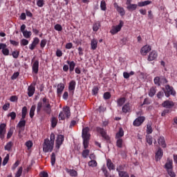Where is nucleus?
I'll use <instances>...</instances> for the list:
<instances>
[{
  "label": "nucleus",
  "instance_id": "nucleus-1",
  "mask_svg": "<svg viewBox=\"0 0 177 177\" xmlns=\"http://www.w3.org/2000/svg\"><path fill=\"white\" fill-rule=\"evenodd\" d=\"M42 102H39L37 103V106L36 109L37 113L38 114V115H41V111L43 109V111H44L46 114L50 115V114L52 113V106L50 105V103H49V100H48L46 97H44L42 99Z\"/></svg>",
  "mask_w": 177,
  "mask_h": 177
},
{
  "label": "nucleus",
  "instance_id": "nucleus-2",
  "mask_svg": "<svg viewBox=\"0 0 177 177\" xmlns=\"http://www.w3.org/2000/svg\"><path fill=\"white\" fill-rule=\"evenodd\" d=\"M53 146H54V144L49 142L48 138L45 139L43 144V151L44 153L52 152V151L53 150Z\"/></svg>",
  "mask_w": 177,
  "mask_h": 177
},
{
  "label": "nucleus",
  "instance_id": "nucleus-3",
  "mask_svg": "<svg viewBox=\"0 0 177 177\" xmlns=\"http://www.w3.org/2000/svg\"><path fill=\"white\" fill-rule=\"evenodd\" d=\"M71 115V112H70V107L66 106L63 108V111H61L59 114V120H65L66 118H70Z\"/></svg>",
  "mask_w": 177,
  "mask_h": 177
},
{
  "label": "nucleus",
  "instance_id": "nucleus-4",
  "mask_svg": "<svg viewBox=\"0 0 177 177\" xmlns=\"http://www.w3.org/2000/svg\"><path fill=\"white\" fill-rule=\"evenodd\" d=\"M164 92L166 97H169L171 95H172V96H175V95H176V92L174 90V87L169 86V84L165 86Z\"/></svg>",
  "mask_w": 177,
  "mask_h": 177
},
{
  "label": "nucleus",
  "instance_id": "nucleus-5",
  "mask_svg": "<svg viewBox=\"0 0 177 177\" xmlns=\"http://www.w3.org/2000/svg\"><path fill=\"white\" fill-rule=\"evenodd\" d=\"M96 131L98 132V133H100L102 138H103L104 140H106V142H110V137L107 135V133H106V130H104V129L97 127H96Z\"/></svg>",
  "mask_w": 177,
  "mask_h": 177
},
{
  "label": "nucleus",
  "instance_id": "nucleus-6",
  "mask_svg": "<svg viewBox=\"0 0 177 177\" xmlns=\"http://www.w3.org/2000/svg\"><path fill=\"white\" fill-rule=\"evenodd\" d=\"M123 26H124V21L122 20H120V24L116 26H113L110 32L112 33L113 35L117 34V32H119V31H121V28H122Z\"/></svg>",
  "mask_w": 177,
  "mask_h": 177
},
{
  "label": "nucleus",
  "instance_id": "nucleus-7",
  "mask_svg": "<svg viewBox=\"0 0 177 177\" xmlns=\"http://www.w3.org/2000/svg\"><path fill=\"white\" fill-rule=\"evenodd\" d=\"M127 9L129 12H133L136 9H138V4H133L132 3V0H127L126 2Z\"/></svg>",
  "mask_w": 177,
  "mask_h": 177
},
{
  "label": "nucleus",
  "instance_id": "nucleus-8",
  "mask_svg": "<svg viewBox=\"0 0 177 177\" xmlns=\"http://www.w3.org/2000/svg\"><path fill=\"white\" fill-rule=\"evenodd\" d=\"M146 118L144 116H140L137 118L133 122V127H140L143 122H145Z\"/></svg>",
  "mask_w": 177,
  "mask_h": 177
},
{
  "label": "nucleus",
  "instance_id": "nucleus-9",
  "mask_svg": "<svg viewBox=\"0 0 177 177\" xmlns=\"http://www.w3.org/2000/svg\"><path fill=\"white\" fill-rule=\"evenodd\" d=\"M157 57H158V53H157V51L152 50L149 53L147 60L148 62H153L154 60H157Z\"/></svg>",
  "mask_w": 177,
  "mask_h": 177
},
{
  "label": "nucleus",
  "instance_id": "nucleus-10",
  "mask_svg": "<svg viewBox=\"0 0 177 177\" xmlns=\"http://www.w3.org/2000/svg\"><path fill=\"white\" fill-rule=\"evenodd\" d=\"M63 142H64V136L58 135L56 139V148L60 149V147L63 145Z\"/></svg>",
  "mask_w": 177,
  "mask_h": 177
},
{
  "label": "nucleus",
  "instance_id": "nucleus-11",
  "mask_svg": "<svg viewBox=\"0 0 177 177\" xmlns=\"http://www.w3.org/2000/svg\"><path fill=\"white\" fill-rule=\"evenodd\" d=\"M5 133H6V124L1 123L0 124V139H5Z\"/></svg>",
  "mask_w": 177,
  "mask_h": 177
},
{
  "label": "nucleus",
  "instance_id": "nucleus-12",
  "mask_svg": "<svg viewBox=\"0 0 177 177\" xmlns=\"http://www.w3.org/2000/svg\"><path fill=\"white\" fill-rule=\"evenodd\" d=\"M150 50H151V46L145 45L141 48L140 53L142 55V56H146V55H147Z\"/></svg>",
  "mask_w": 177,
  "mask_h": 177
},
{
  "label": "nucleus",
  "instance_id": "nucleus-13",
  "mask_svg": "<svg viewBox=\"0 0 177 177\" xmlns=\"http://www.w3.org/2000/svg\"><path fill=\"white\" fill-rule=\"evenodd\" d=\"M162 106L165 109H172L175 106V104L172 101L167 100L162 102Z\"/></svg>",
  "mask_w": 177,
  "mask_h": 177
},
{
  "label": "nucleus",
  "instance_id": "nucleus-14",
  "mask_svg": "<svg viewBox=\"0 0 177 177\" xmlns=\"http://www.w3.org/2000/svg\"><path fill=\"white\" fill-rule=\"evenodd\" d=\"M162 156H163L162 149L160 147H159L158 149V151L156 153V156H155L156 160L160 161V160H161V158H162Z\"/></svg>",
  "mask_w": 177,
  "mask_h": 177
},
{
  "label": "nucleus",
  "instance_id": "nucleus-15",
  "mask_svg": "<svg viewBox=\"0 0 177 177\" xmlns=\"http://www.w3.org/2000/svg\"><path fill=\"white\" fill-rule=\"evenodd\" d=\"M82 138H90L91 134H89V128L85 127L82 129Z\"/></svg>",
  "mask_w": 177,
  "mask_h": 177
},
{
  "label": "nucleus",
  "instance_id": "nucleus-16",
  "mask_svg": "<svg viewBox=\"0 0 177 177\" xmlns=\"http://www.w3.org/2000/svg\"><path fill=\"white\" fill-rule=\"evenodd\" d=\"M34 93H35V86L31 84L28 88V96H29V97H31L34 95Z\"/></svg>",
  "mask_w": 177,
  "mask_h": 177
},
{
  "label": "nucleus",
  "instance_id": "nucleus-17",
  "mask_svg": "<svg viewBox=\"0 0 177 177\" xmlns=\"http://www.w3.org/2000/svg\"><path fill=\"white\" fill-rule=\"evenodd\" d=\"M65 170H66V172H67V174L70 175V176H72V177L78 176V172H77V171H75V169L66 168Z\"/></svg>",
  "mask_w": 177,
  "mask_h": 177
},
{
  "label": "nucleus",
  "instance_id": "nucleus-18",
  "mask_svg": "<svg viewBox=\"0 0 177 177\" xmlns=\"http://www.w3.org/2000/svg\"><path fill=\"white\" fill-rule=\"evenodd\" d=\"M75 85H77V83L75 82V80H72L69 83L68 91H72V95H74V91H75Z\"/></svg>",
  "mask_w": 177,
  "mask_h": 177
},
{
  "label": "nucleus",
  "instance_id": "nucleus-19",
  "mask_svg": "<svg viewBox=\"0 0 177 177\" xmlns=\"http://www.w3.org/2000/svg\"><path fill=\"white\" fill-rule=\"evenodd\" d=\"M39 68V61L36 60L32 65V71L35 74H38V71Z\"/></svg>",
  "mask_w": 177,
  "mask_h": 177
},
{
  "label": "nucleus",
  "instance_id": "nucleus-20",
  "mask_svg": "<svg viewBox=\"0 0 177 177\" xmlns=\"http://www.w3.org/2000/svg\"><path fill=\"white\" fill-rule=\"evenodd\" d=\"M63 91H64V84L60 83L57 85V93L58 96H60L62 93H63Z\"/></svg>",
  "mask_w": 177,
  "mask_h": 177
},
{
  "label": "nucleus",
  "instance_id": "nucleus-21",
  "mask_svg": "<svg viewBox=\"0 0 177 177\" xmlns=\"http://www.w3.org/2000/svg\"><path fill=\"white\" fill-rule=\"evenodd\" d=\"M106 167L108 168V169H109V171H114V169H115V167L114 166V163H113V162H111V159H107L106 160Z\"/></svg>",
  "mask_w": 177,
  "mask_h": 177
},
{
  "label": "nucleus",
  "instance_id": "nucleus-22",
  "mask_svg": "<svg viewBox=\"0 0 177 177\" xmlns=\"http://www.w3.org/2000/svg\"><path fill=\"white\" fill-rule=\"evenodd\" d=\"M67 64L69 66V71L71 73H73L74 71V68H75V62L74 61H66Z\"/></svg>",
  "mask_w": 177,
  "mask_h": 177
},
{
  "label": "nucleus",
  "instance_id": "nucleus-23",
  "mask_svg": "<svg viewBox=\"0 0 177 177\" xmlns=\"http://www.w3.org/2000/svg\"><path fill=\"white\" fill-rule=\"evenodd\" d=\"M122 110L123 113H125V114H127V113H129V111H131V104L129 103L125 104L122 106Z\"/></svg>",
  "mask_w": 177,
  "mask_h": 177
},
{
  "label": "nucleus",
  "instance_id": "nucleus-24",
  "mask_svg": "<svg viewBox=\"0 0 177 177\" xmlns=\"http://www.w3.org/2000/svg\"><path fill=\"white\" fill-rule=\"evenodd\" d=\"M165 168L167 171L172 169V160L168 159L167 162L165 165Z\"/></svg>",
  "mask_w": 177,
  "mask_h": 177
},
{
  "label": "nucleus",
  "instance_id": "nucleus-25",
  "mask_svg": "<svg viewBox=\"0 0 177 177\" xmlns=\"http://www.w3.org/2000/svg\"><path fill=\"white\" fill-rule=\"evenodd\" d=\"M158 143L160 145V146H162V147H167V144H165V139L164 137H160L158 140Z\"/></svg>",
  "mask_w": 177,
  "mask_h": 177
},
{
  "label": "nucleus",
  "instance_id": "nucleus-26",
  "mask_svg": "<svg viewBox=\"0 0 177 177\" xmlns=\"http://www.w3.org/2000/svg\"><path fill=\"white\" fill-rule=\"evenodd\" d=\"M24 127H26V120H24V119H21V120L17 124V127L19 128V129H21L22 128H24ZM23 131H24V129H23Z\"/></svg>",
  "mask_w": 177,
  "mask_h": 177
},
{
  "label": "nucleus",
  "instance_id": "nucleus-27",
  "mask_svg": "<svg viewBox=\"0 0 177 177\" xmlns=\"http://www.w3.org/2000/svg\"><path fill=\"white\" fill-rule=\"evenodd\" d=\"M91 48L93 50H95L97 48V40L93 39L91 41Z\"/></svg>",
  "mask_w": 177,
  "mask_h": 177
},
{
  "label": "nucleus",
  "instance_id": "nucleus-28",
  "mask_svg": "<svg viewBox=\"0 0 177 177\" xmlns=\"http://www.w3.org/2000/svg\"><path fill=\"white\" fill-rule=\"evenodd\" d=\"M150 3H151V1H140L138 3V6L140 8H142L143 6H147V5H150Z\"/></svg>",
  "mask_w": 177,
  "mask_h": 177
},
{
  "label": "nucleus",
  "instance_id": "nucleus-29",
  "mask_svg": "<svg viewBox=\"0 0 177 177\" xmlns=\"http://www.w3.org/2000/svg\"><path fill=\"white\" fill-rule=\"evenodd\" d=\"M12 147H13V142L10 141L6 145L4 149L7 151H10V150H12Z\"/></svg>",
  "mask_w": 177,
  "mask_h": 177
},
{
  "label": "nucleus",
  "instance_id": "nucleus-30",
  "mask_svg": "<svg viewBox=\"0 0 177 177\" xmlns=\"http://www.w3.org/2000/svg\"><path fill=\"white\" fill-rule=\"evenodd\" d=\"M36 109H37V106L32 105L31 106L30 110V113H29V115H30V118H34Z\"/></svg>",
  "mask_w": 177,
  "mask_h": 177
},
{
  "label": "nucleus",
  "instance_id": "nucleus-31",
  "mask_svg": "<svg viewBox=\"0 0 177 177\" xmlns=\"http://www.w3.org/2000/svg\"><path fill=\"white\" fill-rule=\"evenodd\" d=\"M153 82H154L155 85H157V86H161V77L156 76L153 79Z\"/></svg>",
  "mask_w": 177,
  "mask_h": 177
},
{
  "label": "nucleus",
  "instance_id": "nucleus-32",
  "mask_svg": "<svg viewBox=\"0 0 177 177\" xmlns=\"http://www.w3.org/2000/svg\"><path fill=\"white\" fill-rule=\"evenodd\" d=\"M100 28V22L97 21L93 24V30L97 31Z\"/></svg>",
  "mask_w": 177,
  "mask_h": 177
},
{
  "label": "nucleus",
  "instance_id": "nucleus-33",
  "mask_svg": "<svg viewBox=\"0 0 177 177\" xmlns=\"http://www.w3.org/2000/svg\"><path fill=\"white\" fill-rule=\"evenodd\" d=\"M117 11L120 13V16H125V10L124 8L117 6Z\"/></svg>",
  "mask_w": 177,
  "mask_h": 177
},
{
  "label": "nucleus",
  "instance_id": "nucleus-34",
  "mask_svg": "<svg viewBox=\"0 0 177 177\" xmlns=\"http://www.w3.org/2000/svg\"><path fill=\"white\" fill-rule=\"evenodd\" d=\"M22 34L24 38H26V39L31 38V35H32V33L31 32V31H28V30H25V32H24Z\"/></svg>",
  "mask_w": 177,
  "mask_h": 177
},
{
  "label": "nucleus",
  "instance_id": "nucleus-35",
  "mask_svg": "<svg viewBox=\"0 0 177 177\" xmlns=\"http://www.w3.org/2000/svg\"><path fill=\"white\" fill-rule=\"evenodd\" d=\"M122 136H124V130L122 128H120L119 131L116 133V138L120 139Z\"/></svg>",
  "mask_w": 177,
  "mask_h": 177
},
{
  "label": "nucleus",
  "instance_id": "nucleus-36",
  "mask_svg": "<svg viewBox=\"0 0 177 177\" xmlns=\"http://www.w3.org/2000/svg\"><path fill=\"white\" fill-rule=\"evenodd\" d=\"M89 139L90 138H83V146L84 149H88L89 146Z\"/></svg>",
  "mask_w": 177,
  "mask_h": 177
},
{
  "label": "nucleus",
  "instance_id": "nucleus-37",
  "mask_svg": "<svg viewBox=\"0 0 177 177\" xmlns=\"http://www.w3.org/2000/svg\"><path fill=\"white\" fill-rule=\"evenodd\" d=\"M57 125V119L55 117H53L51 119V127L52 128H56Z\"/></svg>",
  "mask_w": 177,
  "mask_h": 177
},
{
  "label": "nucleus",
  "instance_id": "nucleus-38",
  "mask_svg": "<svg viewBox=\"0 0 177 177\" xmlns=\"http://www.w3.org/2000/svg\"><path fill=\"white\" fill-rule=\"evenodd\" d=\"M50 160L51 165L53 167V165H55V164L56 163V154L55 153H53L51 154Z\"/></svg>",
  "mask_w": 177,
  "mask_h": 177
},
{
  "label": "nucleus",
  "instance_id": "nucleus-39",
  "mask_svg": "<svg viewBox=\"0 0 177 177\" xmlns=\"http://www.w3.org/2000/svg\"><path fill=\"white\" fill-rule=\"evenodd\" d=\"M127 100L125 99V97H122L118 100V106H119V107H121V106H122V104H124V103H125V101Z\"/></svg>",
  "mask_w": 177,
  "mask_h": 177
},
{
  "label": "nucleus",
  "instance_id": "nucleus-40",
  "mask_svg": "<svg viewBox=\"0 0 177 177\" xmlns=\"http://www.w3.org/2000/svg\"><path fill=\"white\" fill-rule=\"evenodd\" d=\"M102 171L105 177H109L110 176V174L109 173V171H107V167H106V166H103L102 167Z\"/></svg>",
  "mask_w": 177,
  "mask_h": 177
},
{
  "label": "nucleus",
  "instance_id": "nucleus-41",
  "mask_svg": "<svg viewBox=\"0 0 177 177\" xmlns=\"http://www.w3.org/2000/svg\"><path fill=\"white\" fill-rule=\"evenodd\" d=\"M154 95H156V88L154 87H151L149 92V96H150V97H153Z\"/></svg>",
  "mask_w": 177,
  "mask_h": 177
},
{
  "label": "nucleus",
  "instance_id": "nucleus-42",
  "mask_svg": "<svg viewBox=\"0 0 177 177\" xmlns=\"http://www.w3.org/2000/svg\"><path fill=\"white\" fill-rule=\"evenodd\" d=\"M26 115H27V106H24L22 108V120H24V118H26Z\"/></svg>",
  "mask_w": 177,
  "mask_h": 177
},
{
  "label": "nucleus",
  "instance_id": "nucleus-43",
  "mask_svg": "<svg viewBox=\"0 0 177 177\" xmlns=\"http://www.w3.org/2000/svg\"><path fill=\"white\" fill-rule=\"evenodd\" d=\"M13 132H14V129L13 127H11L7 133V139H10V138H12V135H13Z\"/></svg>",
  "mask_w": 177,
  "mask_h": 177
},
{
  "label": "nucleus",
  "instance_id": "nucleus-44",
  "mask_svg": "<svg viewBox=\"0 0 177 177\" xmlns=\"http://www.w3.org/2000/svg\"><path fill=\"white\" fill-rule=\"evenodd\" d=\"M82 156L83 158H86L89 156V149H84L82 151Z\"/></svg>",
  "mask_w": 177,
  "mask_h": 177
},
{
  "label": "nucleus",
  "instance_id": "nucleus-45",
  "mask_svg": "<svg viewBox=\"0 0 177 177\" xmlns=\"http://www.w3.org/2000/svg\"><path fill=\"white\" fill-rule=\"evenodd\" d=\"M100 8L102 10H106L107 7L106 6V1L104 0H102L100 3Z\"/></svg>",
  "mask_w": 177,
  "mask_h": 177
},
{
  "label": "nucleus",
  "instance_id": "nucleus-46",
  "mask_svg": "<svg viewBox=\"0 0 177 177\" xmlns=\"http://www.w3.org/2000/svg\"><path fill=\"white\" fill-rule=\"evenodd\" d=\"M23 174V167H20L18 169V171H17L15 176L16 177H21V174Z\"/></svg>",
  "mask_w": 177,
  "mask_h": 177
},
{
  "label": "nucleus",
  "instance_id": "nucleus-47",
  "mask_svg": "<svg viewBox=\"0 0 177 177\" xmlns=\"http://www.w3.org/2000/svg\"><path fill=\"white\" fill-rule=\"evenodd\" d=\"M88 165L89 167H97V162H96V160H91L88 162Z\"/></svg>",
  "mask_w": 177,
  "mask_h": 177
},
{
  "label": "nucleus",
  "instance_id": "nucleus-48",
  "mask_svg": "<svg viewBox=\"0 0 177 177\" xmlns=\"http://www.w3.org/2000/svg\"><path fill=\"white\" fill-rule=\"evenodd\" d=\"M21 46H26V45H28V40L26 39H22L20 41Z\"/></svg>",
  "mask_w": 177,
  "mask_h": 177
},
{
  "label": "nucleus",
  "instance_id": "nucleus-49",
  "mask_svg": "<svg viewBox=\"0 0 177 177\" xmlns=\"http://www.w3.org/2000/svg\"><path fill=\"white\" fill-rule=\"evenodd\" d=\"M122 139L118 138L116 142V146L119 147V149H121L122 147Z\"/></svg>",
  "mask_w": 177,
  "mask_h": 177
},
{
  "label": "nucleus",
  "instance_id": "nucleus-50",
  "mask_svg": "<svg viewBox=\"0 0 177 177\" xmlns=\"http://www.w3.org/2000/svg\"><path fill=\"white\" fill-rule=\"evenodd\" d=\"M116 171L117 172H118V175H120V173L125 172V171H124V166L122 165H120L119 167H118L116 168Z\"/></svg>",
  "mask_w": 177,
  "mask_h": 177
},
{
  "label": "nucleus",
  "instance_id": "nucleus-51",
  "mask_svg": "<svg viewBox=\"0 0 177 177\" xmlns=\"http://www.w3.org/2000/svg\"><path fill=\"white\" fill-rule=\"evenodd\" d=\"M103 97L105 100H109V99L111 97V94L110 93V92H106L104 93Z\"/></svg>",
  "mask_w": 177,
  "mask_h": 177
},
{
  "label": "nucleus",
  "instance_id": "nucleus-52",
  "mask_svg": "<svg viewBox=\"0 0 177 177\" xmlns=\"http://www.w3.org/2000/svg\"><path fill=\"white\" fill-rule=\"evenodd\" d=\"M1 52L4 56H9V53L10 51L8 50V48H7V47H6L1 50Z\"/></svg>",
  "mask_w": 177,
  "mask_h": 177
},
{
  "label": "nucleus",
  "instance_id": "nucleus-53",
  "mask_svg": "<svg viewBox=\"0 0 177 177\" xmlns=\"http://www.w3.org/2000/svg\"><path fill=\"white\" fill-rule=\"evenodd\" d=\"M19 55H20V51L15 50L12 53V56L14 59H17L19 57Z\"/></svg>",
  "mask_w": 177,
  "mask_h": 177
},
{
  "label": "nucleus",
  "instance_id": "nucleus-54",
  "mask_svg": "<svg viewBox=\"0 0 177 177\" xmlns=\"http://www.w3.org/2000/svg\"><path fill=\"white\" fill-rule=\"evenodd\" d=\"M147 139V142L148 143V145H153V137H151V136H148L146 138Z\"/></svg>",
  "mask_w": 177,
  "mask_h": 177
},
{
  "label": "nucleus",
  "instance_id": "nucleus-55",
  "mask_svg": "<svg viewBox=\"0 0 177 177\" xmlns=\"http://www.w3.org/2000/svg\"><path fill=\"white\" fill-rule=\"evenodd\" d=\"M8 161H9V154H7L2 162V165H3V167H5V165L8 164Z\"/></svg>",
  "mask_w": 177,
  "mask_h": 177
},
{
  "label": "nucleus",
  "instance_id": "nucleus-56",
  "mask_svg": "<svg viewBox=\"0 0 177 177\" xmlns=\"http://www.w3.org/2000/svg\"><path fill=\"white\" fill-rule=\"evenodd\" d=\"M153 133V128L151 127V125L147 124V133L150 134Z\"/></svg>",
  "mask_w": 177,
  "mask_h": 177
},
{
  "label": "nucleus",
  "instance_id": "nucleus-57",
  "mask_svg": "<svg viewBox=\"0 0 177 177\" xmlns=\"http://www.w3.org/2000/svg\"><path fill=\"white\" fill-rule=\"evenodd\" d=\"M49 142H50V143H53V145H55V133H51V134L50 136Z\"/></svg>",
  "mask_w": 177,
  "mask_h": 177
},
{
  "label": "nucleus",
  "instance_id": "nucleus-58",
  "mask_svg": "<svg viewBox=\"0 0 177 177\" xmlns=\"http://www.w3.org/2000/svg\"><path fill=\"white\" fill-rule=\"evenodd\" d=\"M8 117H10L11 120H16V113L15 112H10L8 114Z\"/></svg>",
  "mask_w": 177,
  "mask_h": 177
},
{
  "label": "nucleus",
  "instance_id": "nucleus-59",
  "mask_svg": "<svg viewBox=\"0 0 177 177\" xmlns=\"http://www.w3.org/2000/svg\"><path fill=\"white\" fill-rule=\"evenodd\" d=\"M37 6H39V8H42V6H44V5H45V3H44V0H39L37 1Z\"/></svg>",
  "mask_w": 177,
  "mask_h": 177
},
{
  "label": "nucleus",
  "instance_id": "nucleus-60",
  "mask_svg": "<svg viewBox=\"0 0 177 177\" xmlns=\"http://www.w3.org/2000/svg\"><path fill=\"white\" fill-rule=\"evenodd\" d=\"M54 28L56 31H62L63 30V27L60 24H56Z\"/></svg>",
  "mask_w": 177,
  "mask_h": 177
},
{
  "label": "nucleus",
  "instance_id": "nucleus-61",
  "mask_svg": "<svg viewBox=\"0 0 177 177\" xmlns=\"http://www.w3.org/2000/svg\"><path fill=\"white\" fill-rule=\"evenodd\" d=\"M167 174L168 175H169V176L171 177H175L176 176V174H175V172H174V171H172V169L170 170H167Z\"/></svg>",
  "mask_w": 177,
  "mask_h": 177
},
{
  "label": "nucleus",
  "instance_id": "nucleus-62",
  "mask_svg": "<svg viewBox=\"0 0 177 177\" xmlns=\"http://www.w3.org/2000/svg\"><path fill=\"white\" fill-rule=\"evenodd\" d=\"M46 42L47 41L46 39H42L40 43L41 48H45V46L46 45Z\"/></svg>",
  "mask_w": 177,
  "mask_h": 177
},
{
  "label": "nucleus",
  "instance_id": "nucleus-63",
  "mask_svg": "<svg viewBox=\"0 0 177 177\" xmlns=\"http://www.w3.org/2000/svg\"><path fill=\"white\" fill-rule=\"evenodd\" d=\"M119 176L120 177H129V174H128V172L124 171V172L120 173Z\"/></svg>",
  "mask_w": 177,
  "mask_h": 177
},
{
  "label": "nucleus",
  "instance_id": "nucleus-64",
  "mask_svg": "<svg viewBox=\"0 0 177 177\" xmlns=\"http://www.w3.org/2000/svg\"><path fill=\"white\" fill-rule=\"evenodd\" d=\"M26 147H28V149H31V147H32V141H27L26 142Z\"/></svg>",
  "mask_w": 177,
  "mask_h": 177
}]
</instances>
